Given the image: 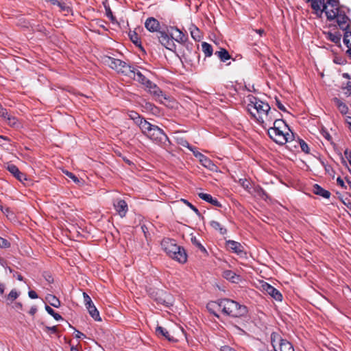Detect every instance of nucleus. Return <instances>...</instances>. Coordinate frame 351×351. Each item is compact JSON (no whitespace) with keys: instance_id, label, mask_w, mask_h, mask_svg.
I'll use <instances>...</instances> for the list:
<instances>
[{"instance_id":"obj_11","label":"nucleus","mask_w":351,"mask_h":351,"mask_svg":"<svg viewBox=\"0 0 351 351\" xmlns=\"http://www.w3.org/2000/svg\"><path fill=\"white\" fill-rule=\"evenodd\" d=\"M130 77L145 85L146 87L151 84V81L147 79L138 69L131 66V72L127 75Z\"/></svg>"},{"instance_id":"obj_55","label":"nucleus","mask_w":351,"mask_h":351,"mask_svg":"<svg viewBox=\"0 0 351 351\" xmlns=\"http://www.w3.org/2000/svg\"><path fill=\"white\" fill-rule=\"evenodd\" d=\"M344 157L349 161L351 160V152L346 149L344 151Z\"/></svg>"},{"instance_id":"obj_12","label":"nucleus","mask_w":351,"mask_h":351,"mask_svg":"<svg viewBox=\"0 0 351 351\" xmlns=\"http://www.w3.org/2000/svg\"><path fill=\"white\" fill-rule=\"evenodd\" d=\"M263 291L267 292L276 301H282V295L280 292L267 282H263L261 285Z\"/></svg>"},{"instance_id":"obj_22","label":"nucleus","mask_w":351,"mask_h":351,"mask_svg":"<svg viewBox=\"0 0 351 351\" xmlns=\"http://www.w3.org/2000/svg\"><path fill=\"white\" fill-rule=\"evenodd\" d=\"M313 191L315 194L322 196L324 198H329L330 196V193L328 191L325 190L317 184L313 186Z\"/></svg>"},{"instance_id":"obj_62","label":"nucleus","mask_w":351,"mask_h":351,"mask_svg":"<svg viewBox=\"0 0 351 351\" xmlns=\"http://www.w3.org/2000/svg\"><path fill=\"white\" fill-rule=\"evenodd\" d=\"M337 182L338 184L340 185L341 186H342V187L345 186L344 182L340 177H339L337 178Z\"/></svg>"},{"instance_id":"obj_20","label":"nucleus","mask_w":351,"mask_h":351,"mask_svg":"<svg viewBox=\"0 0 351 351\" xmlns=\"http://www.w3.org/2000/svg\"><path fill=\"white\" fill-rule=\"evenodd\" d=\"M175 256L171 258L178 261L179 263H184L186 261L187 256L186 252L183 247L179 246V250H176Z\"/></svg>"},{"instance_id":"obj_37","label":"nucleus","mask_w":351,"mask_h":351,"mask_svg":"<svg viewBox=\"0 0 351 351\" xmlns=\"http://www.w3.org/2000/svg\"><path fill=\"white\" fill-rule=\"evenodd\" d=\"M5 119L10 126L18 128L20 125L18 119L15 117L8 114Z\"/></svg>"},{"instance_id":"obj_19","label":"nucleus","mask_w":351,"mask_h":351,"mask_svg":"<svg viewBox=\"0 0 351 351\" xmlns=\"http://www.w3.org/2000/svg\"><path fill=\"white\" fill-rule=\"evenodd\" d=\"M198 196L202 199L211 204L213 206L221 207V203L215 198H213L210 194L204 193H199L198 194Z\"/></svg>"},{"instance_id":"obj_32","label":"nucleus","mask_w":351,"mask_h":351,"mask_svg":"<svg viewBox=\"0 0 351 351\" xmlns=\"http://www.w3.org/2000/svg\"><path fill=\"white\" fill-rule=\"evenodd\" d=\"M202 50L204 53V54L206 57L211 56L213 54V47L211 46V45H210L206 42L202 43Z\"/></svg>"},{"instance_id":"obj_6","label":"nucleus","mask_w":351,"mask_h":351,"mask_svg":"<svg viewBox=\"0 0 351 351\" xmlns=\"http://www.w3.org/2000/svg\"><path fill=\"white\" fill-rule=\"evenodd\" d=\"M107 63L110 67L125 75H128L131 72V65L128 64L126 62L119 59L108 57Z\"/></svg>"},{"instance_id":"obj_18","label":"nucleus","mask_w":351,"mask_h":351,"mask_svg":"<svg viewBox=\"0 0 351 351\" xmlns=\"http://www.w3.org/2000/svg\"><path fill=\"white\" fill-rule=\"evenodd\" d=\"M145 27L146 29L152 32L159 33L160 31V23L159 21L154 17H149L147 19L145 22Z\"/></svg>"},{"instance_id":"obj_51","label":"nucleus","mask_w":351,"mask_h":351,"mask_svg":"<svg viewBox=\"0 0 351 351\" xmlns=\"http://www.w3.org/2000/svg\"><path fill=\"white\" fill-rule=\"evenodd\" d=\"M105 10H106V16L110 19L111 20V21H115V18L114 16H113L112 14V12L111 11L110 8L109 6H105Z\"/></svg>"},{"instance_id":"obj_41","label":"nucleus","mask_w":351,"mask_h":351,"mask_svg":"<svg viewBox=\"0 0 351 351\" xmlns=\"http://www.w3.org/2000/svg\"><path fill=\"white\" fill-rule=\"evenodd\" d=\"M192 243L195 245L202 252L207 254L206 248L202 245V243L196 239V237L191 238Z\"/></svg>"},{"instance_id":"obj_52","label":"nucleus","mask_w":351,"mask_h":351,"mask_svg":"<svg viewBox=\"0 0 351 351\" xmlns=\"http://www.w3.org/2000/svg\"><path fill=\"white\" fill-rule=\"evenodd\" d=\"M8 116V111L0 104V117L5 119Z\"/></svg>"},{"instance_id":"obj_2","label":"nucleus","mask_w":351,"mask_h":351,"mask_svg":"<svg viewBox=\"0 0 351 351\" xmlns=\"http://www.w3.org/2000/svg\"><path fill=\"white\" fill-rule=\"evenodd\" d=\"M247 109L251 115L255 117L258 122L263 123V115L268 117L271 108L267 103H265L256 97H252L250 98V103L247 104Z\"/></svg>"},{"instance_id":"obj_8","label":"nucleus","mask_w":351,"mask_h":351,"mask_svg":"<svg viewBox=\"0 0 351 351\" xmlns=\"http://www.w3.org/2000/svg\"><path fill=\"white\" fill-rule=\"evenodd\" d=\"M161 246L163 250L171 258L175 256L176 250H179V245L176 243L174 240L169 239H163L161 242Z\"/></svg>"},{"instance_id":"obj_21","label":"nucleus","mask_w":351,"mask_h":351,"mask_svg":"<svg viewBox=\"0 0 351 351\" xmlns=\"http://www.w3.org/2000/svg\"><path fill=\"white\" fill-rule=\"evenodd\" d=\"M286 339H283L280 334L277 332H273L271 335V343L274 348V350L278 348V347L280 345V343L285 341Z\"/></svg>"},{"instance_id":"obj_9","label":"nucleus","mask_w":351,"mask_h":351,"mask_svg":"<svg viewBox=\"0 0 351 351\" xmlns=\"http://www.w3.org/2000/svg\"><path fill=\"white\" fill-rule=\"evenodd\" d=\"M155 300L158 304H162L166 307H169L173 305V296L167 292L160 290L156 292V297Z\"/></svg>"},{"instance_id":"obj_36","label":"nucleus","mask_w":351,"mask_h":351,"mask_svg":"<svg viewBox=\"0 0 351 351\" xmlns=\"http://www.w3.org/2000/svg\"><path fill=\"white\" fill-rule=\"evenodd\" d=\"M190 32L191 37L195 40H199L201 39L200 32L197 27L192 25V27H190Z\"/></svg>"},{"instance_id":"obj_30","label":"nucleus","mask_w":351,"mask_h":351,"mask_svg":"<svg viewBox=\"0 0 351 351\" xmlns=\"http://www.w3.org/2000/svg\"><path fill=\"white\" fill-rule=\"evenodd\" d=\"M343 43L348 47L347 52L351 56V32L346 31L343 37Z\"/></svg>"},{"instance_id":"obj_14","label":"nucleus","mask_w":351,"mask_h":351,"mask_svg":"<svg viewBox=\"0 0 351 351\" xmlns=\"http://www.w3.org/2000/svg\"><path fill=\"white\" fill-rule=\"evenodd\" d=\"M311 7L317 16H321L323 12L326 14V12L329 11L328 5H326L325 0H313Z\"/></svg>"},{"instance_id":"obj_31","label":"nucleus","mask_w":351,"mask_h":351,"mask_svg":"<svg viewBox=\"0 0 351 351\" xmlns=\"http://www.w3.org/2000/svg\"><path fill=\"white\" fill-rule=\"evenodd\" d=\"M210 226L213 229L218 230L219 233L222 235L225 234L227 232V230L223 226H221V225L217 221H210Z\"/></svg>"},{"instance_id":"obj_64","label":"nucleus","mask_w":351,"mask_h":351,"mask_svg":"<svg viewBox=\"0 0 351 351\" xmlns=\"http://www.w3.org/2000/svg\"><path fill=\"white\" fill-rule=\"evenodd\" d=\"M323 136H324L325 138H326L328 141H330L331 140V136L329 134V133L328 132H324L323 133Z\"/></svg>"},{"instance_id":"obj_45","label":"nucleus","mask_w":351,"mask_h":351,"mask_svg":"<svg viewBox=\"0 0 351 351\" xmlns=\"http://www.w3.org/2000/svg\"><path fill=\"white\" fill-rule=\"evenodd\" d=\"M181 201L183 202L186 205H187L189 206V208H190L192 210H193L196 213V215H197L198 216H200V213H199V210L195 206H194L192 204H191L188 200L184 199H181Z\"/></svg>"},{"instance_id":"obj_63","label":"nucleus","mask_w":351,"mask_h":351,"mask_svg":"<svg viewBox=\"0 0 351 351\" xmlns=\"http://www.w3.org/2000/svg\"><path fill=\"white\" fill-rule=\"evenodd\" d=\"M5 286L3 283L0 282V294L2 295L4 293Z\"/></svg>"},{"instance_id":"obj_7","label":"nucleus","mask_w":351,"mask_h":351,"mask_svg":"<svg viewBox=\"0 0 351 351\" xmlns=\"http://www.w3.org/2000/svg\"><path fill=\"white\" fill-rule=\"evenodd\" d=\"M147 137L157 144H165L169 141L167 134L161 128L156 125H154Z\"/></svg>"},{"instance_id":"obj_16","label":"nucleus","mask_w":351,"mask_h":351,"mask_svg":"<svg viewBox=\"0 0 351 351\" xmlns=\"http://www.w3.org/2000/svg\"><path fill=\"white\" fill-rule=\"evenodd\" d=\"M114 206L116 211L121 217L125 216L128 210V206L126 202L123 199H118L114 202Z\"/></svg>"},{"instance_id":"obj_49","label":"nucleus","mask_w":351,"mask_h":351,"mask_svg":"<svg viewBox=\"0 0 351 351\" xmlns=\"http://www.w3.org/2000/svg\"><path fill=\"white\" fill-rule=\"evenodd\" d=\"M64 173L70 179H71L75 183H79L80 180L73 173L68 171H64Z\"/></svg>"},{"instance_id":"obj_23","label":"nucleus","mask_w":351,"mask_h":351,"mask_svg":"<svg viewBox=\"0 0 351 351\" xmlns=\"http://www.w3.org/2000/svg\"><path fill=\"white\" fill-rule=\"evenodd\" d=\"M200 163L204 167L210 171H215L217 169V166L213 162V161L210 158H208L206 156H204V157L202 159H201Z\"/></svg>"},{"instance_id":"obj_33","label":"nucleus","mask_w":351,"mask_h":351,"mask_svg":"<svg viewBox=\"0 0 351 351\" xmlns=\"http://www.w3.org/2000/svg\"><path fill=\"white\" fill-rule=\"evenodd\" d=\"M341 35L339 32L331 33L329 32L327 36V38L335 44L340 43Z\"/></svg>"},{"instance_id":"obj_29","label":"nucleus","mask_w":351,"mask_h":351,"mask_svg":"<svg viewBox=\"0 0 351 351\" xmlns=\"http://www.w3.org/2000/svg\"><path fill=\"white\" fill-rule=\"evenodd\" d=\"M269 128L282 129L290 131L287 123L282 119H276L273 123V126L269 127Z\"/></svg>"},{"instance_id":"obj_58","label":"nucleus","mask_w":351,"mask_h":351,"mask_svg":"<svg viewBox=\"0 0 351 351\" xmlns=\"http://www.w3.org/2000/svg\"><path fill=\"white\" fill-rule=\"evenodd\" d=\"M76 332L75 333V337L77 339H80L82 337H85V335L81 332L80 330H75Z\"/></svg>"},{"instance_id":"obj_17","label":"nucleus","mask_w":351,"mask_h":351,"mask_svg":"<svg viewBox=\"0 0 351 351\" xmlns=\"http://www.w3.org/2000/svg\"><path fill=\"white\" fill-rule=\"evenodd\" d=\"M7 170L20 182H23L25 180H27L26 175L20 171L16 165L13 164H9L7 166Z\"/></svg>"},{"instance_id":"obj_60","label":"nucleus","mask_w":351,"mask_h":351,"mask_svg":"<svg viewBox=\"0 0 351 351\" xmlns=\"http://www.w3.org/2000/svg\"><path fill=\"white\" fill-rule=\"evenodd\" d=\"M346 123H347L349 130L351 131V117H346Z\"/></svg>"},{"instance_id":"obj_4","label":"nucleus","mask_w":351,"mask_h":351,"mask_svg":"<svg viewBox=\"0 0 351 351\" xmlns=\"http://www.w3.org/2000/svg\"><path fill=\"white\" fill-rule=\"evenodd\" d=\"M326 17L328 21H332L336 19V21L341 29L346 30L349 27L348 21H350L348 17L346 15L344 12L342 10L336 11H327Z\"/></svg>"},{"instance_id":"obj_10","label":"nucleus","mask_w":351,"mask_h":351,"mask_svg":"<svg viewBox=\"0 0 351 351\" xmlns=\"http://www.w3.org/2000/svg\"><path fill=\"white\" fill-rule=\"evenodd\" d=\"M159 42L166 49L171 51H175L176 49V45L171 36H169L165 32H159L158 35Z\"/></svg>"},{"instance_id":"obj_25","label":"nucleus","mask_w":351,"mask_h":351,"mask_svg":"<svg viewBox=\"0 0 351 351\" xmlns=\"http://www.w3.org/2000/svg\"><path fill=\"white\" fill-rule=\"evenodd\" d=\"M223 276L224 278L230 280L232 282H236L239 279V276L232 270H225L223 272Z\"/></svg>"},{"instance_id":"obj_50","label":"nucleus","mask_w":351,"mask_h":351,"mask_svg":"<svg viewBox=\"0 0 351 351\" xmlns=\"http://www.w3.org/2000/svg\"><path fill=\"white\" fill-rule=\"evenodd\" d=\"M10 247V243L8 240L0 237V248H8Z\"/></svg>"},{"instance_id":"obj_34","label":"nucleus","mask_w":351,"mask_h":351,"mask_svg":"<svg viewBox=\"0 0 351 351\" xmlns=\"http://www.w3.org/2000/svg\"><path fill=\"white\" fill-rule=\"evenodd\" d=\"M90 316L96 321L100 320L99 313L95 305L87 308Z\"/></svg>"},{"instance_id":"obj_28","label":"nucleus","mask_w":351,"mask_h":351,"mask_svg":"<svg viewBox=\"0 0 351 351\" xmlns=\"http://www.w3.org/2000/svg\"><path fill=\"white\" fill-rule=\"evenodd\" d=\"M51 2L53 5H58L62 11L66 12V14H69L71 11L70 7L64 2H61L58 0H51Z\"/></svg>"},{"instance_id":"obj_57","label":"nucleus","mask_w":351,"mask_h":351,"mask_svg":"<svg viewBox=\"0 0 351 351\" xmlns=\"http://www.w3.org/2000/svg\"><path fill=\"white\" fill-rule=\"evenodd\" d=\"M276 105L280 110L286 111L285 107L284 106L283 104H281V102L278 99H276Z\"/></svg>"},{"instance_id":"obj_15","label":"nucleus","mask_w":351,"mask_h":351,"mask_svg":"<svg viewBox=\"0 0 351 351\" xmlns=\"http://www.w3.org/2000/svg\"><path fill=\"white\" fill-rule=\"evenodd\" d=\"M169 32L172 37L173 41L176 40L180 43H184L186 40L185 35L182 31L176 27H170Z\"/></svg>"},{"instance_id":"obj_38","label":"nucleus","mask_w":351,"mask_h":351,"mask_svg":"<svg viewBox=\"0 0 351 351\" xmlns=\"http://www.w3.org/2000/svg\"><path fill=\"white\" fill-rule=\"evenodd\" d=\"M326 5H328L329 12L331 10H333V11L340 10V9L338 6L337 0H327V1L326 3Z\"/></svg>"},{"instance_id":"obj_46","label":"nucleus","mask_w":351,"mask_h":351,"mask_svg":"<svg viewBox=\"0 0 351 351\" xmlns=\"http://www.w3.org/2000/svg\"><path fill=\"white\" fill-rule=\"evenodd\" d=\"M19 296L18 292L15 289H12L7 297L8 300H10L11 302L16 300Z\"/></svg>"},{"instance_id":"obj_54","label":"nucleus","mask_w":351,"mask_h":351,"mask_svg":"<svg viewBox=\"0 0 351 351\" xmlns=\"http://www.w3.org/2000/svg\"><path fill=\"white\" fill-rule=\"evenodd\" d=\"M130 39L132 41V43H134L136 45H138L137 34L135 32H134V33L130 34Z\"/></svg>"},{"instance_id":"obj_5","label":"nucleus","mask_w":351,"mask_h":351,"mask_svg":"<svg viewBox=\"0 0 351 351\" xmlns=\"http://www.w3.org/2000/svg\"><path fill=\"white\" fill-rule=\"evenodd\" d=\"M158 337H165L169 341L178 342L184 338L187 339L185 330H155Z\"/></svg>"},{"instance_id":"obj_24","label":"nucleus","mask_w":351,"mask_h":351,"mask_svg":"<svg viewBox=\"0 0 351 351\" xmlns=\"http://www.w3.org/2000/svg\"><path fill=\"white\" fill-rule=\"evenodd\" d=\"M334 103L337 106L339 112L342 114H346L348 112V107L347 105L343 103L342 101H341L339 99L335 97L333 99Z\"/></svg>"},{"instance_id":"obj_42","label":"nucleus","mask_w":351,"mask_h":351,"mask_svg":"<svg viewBox=\"0 0 351 351\" xmlns=\"http://www.w3.org/2000/svg\"><path fill=\"white\" fill-rule=\"evenodd\" d=\"M45 309L49 314H50L55 318V319H56V320L63 319L62 318L61 315H59L58 313H56L54 311V310L53 308H51L49 306L46 305Z\"/></svg>"},{"instance_id":"obj_48","label":"nucleus","mask_w":351,"mask_h":351,"mask_svg":"<svg viewBox=\"0 0 351 351\" xmlns=\"http://www.w3.org/2000/svg\"><path fill=\"white\" fill-rule=\"evenodd\" d=\"M178 143L184 147H187L190 151H193V146L186 140L180 138L178 140Z\"/></svg>"},{"instance_id":"obj_43","label":"nucleus","mask_w":351,"mask_h":351,"mask_svg":"<svg viewBox=\"0 0 351 351\" xmlns=\"http://www.w3.org/2000/svg\"><path fill=\"white\" fill-rule=\"evenodd\" d=\"M299 144L302 152L306 154H308L310 152L308 145L304 140L299 139Z\"/></svg>"},{"instance_id":"obj_1","label":"nucleus","mask_w":351,"mask_h":351,"mask_svg":"<svg viewBox=\"0 0 351 351\" xmlns=\"http://www.w3.org/2000/svg\"><path fill=\"white\" fill-rule=\"evenodd\" d=\"M206 308L210 313L216 317H219V312H222L223 314L233 317H242L247 313V308L245 306L228 298L211 301L207 304Z\"/></svg>"},{"instance_id":"obj_61","label":"nucleus","mask_w":351,"mask_h":351,"mask_svg":"<svg viewBox=\"0 0 351 351\" xmlns=\"http://www.w3.org/2000/svg\"><path fill=\"white\" fill-rule=\"evenodd\" d=\"M14 308L16 309V310H21L22 308V304L20 302H16L14 304Z\"/></svg>"},{"instance_id":"obj_47","label":"nucleus","mask_w":351,"mask_h":351,"mask_svg":"<svg viewBox=\"0 0 351 351\" xmlns=\"http://www.w3.org/2000/svg\"><path fill=\"white\" fill-rule=\"evenodd\" d=\"M147 121L145 120L141 115L136 118V119L134 120V122L136 125H137L140 128Z\"/></svg>"},{"instance_id":"obj_26","label":"nucleus","mask_w":351,"mask_h":351,"mask_svg":"<svg viewBox=\"0 0 351 351\" xmlns=\"http://www.w3.org/2000/svg\"><path fill=\"white\" fill-rule=\"evenodd\" d=\"M215 55L217 56L220 59V60L223 62L230 59V56L228 51L225 49H221L220 51H216Z\"/></svg>"},{"instance_id":"obj_59","label":"nucleus","mask_w":351,"mask_h":351,"mask_svg":"<svg viewBox=\"0 0 351 351\" xmlns=\"http://www.w3.org/2000/svg\"><path fill=\"white\" fill-rule=\"evenodd\" d=\"M220 351H236V350L234 349L230 348V346H222L220 348Z\"/></svg>"},{"instance_id":"obj_27","label":"nucleus","mask_w":351,"mask_h":351,"mask_svg":"<svg viewBox=\"0 0 351 351\" xmlns=\"http://www.w3.org/2000/svg\"><path fill=\"white\" fill-rule=\"evenodd\" d=\"M149 89V92L154 96L158 97V98L162 96V90L154 83L151 82L150 85L147 86Z\"/></svg>"},{"instance_id":"obj_3","label":"nucleus","mask_w":351,"mask_h":351,"mask_svg":"<svg viewBox=\"0 0 351 351\" xmlns=\"http://www.w3.org/2000/svg\"><path fill=\"white\" fill-rule=\"evenodd\" d=\"M287 130L268 128L269 136L277 144L283 145L287 142L291 141L293 138V133L289 134Z\"/></svg>"},{"instance_id":"obj_40","label":"nucleus","mask_w":351,"mask_h":351,"mask_svg":"<svg viewBox=\"0 0 351 351\" xmlns=\"http://www.w3.org/2000/svg\"><path fill=\"white\" fill-rule=\"evenodd\" d=\"M256 192L257 195H258L261 199L267 201L269 199V197L267 192L261 187H257L256 189Z\"/></svg>"},{"instance_id":"obj_39","label":"nucleus","mask_w":351,"mask_h":351,"mask_svg":"<svg viewBox=\"0 0 351 351\" xmlns=\"http://www.w3.org/2000/svg\"><path fill=\"white\" fill-rule=\"evenodd\" d=\"M153 126V124L147 121L145 123H144V125H143V126L140 129L141 130L143 134H145L147 137L150 134Z\"/></svg>"},{"instance_id":"obj_13","label":"nucleus","mask_w":351,"mask_h":351,"mask_svg":"<svg viewBox=\"0 0 351 351\" xmlns=\"http://www.w3.org/2000/svg\"><path fill=\"white\" fill-rule=\"evenodd\" d=\"M226 245L228 250H231L232 252L237 254V255L240 256H243L245 255L244 248L240 243L233 240H228L226 241Z\"/></svg>"},{"instance_id":"obj_53","label":"nucleus","mask_w":351,"mask_h":351,"mask_svg":"<svg viewBox=\"0 0 351 351\" xmlns=\"http://www.w3.org/2000/svg\"><path fill=\"white\" fill-rule=\"evenodd\" d=\"M139 116H140V114L135 111H130L128 112V117H130V119H132L133 121L134 119H136V118Z\"/></svg>"},{"instance_id":"obj_44","label":"nucleus","mask_w":351,"mask_h":351,"mask_svg":"<svg viewBox=\"0 0 351 351\" xmlns=\"http://www.w3.org/2000/svg\"><path fill=\"white\" fill-rule=\"evenodd\" d=\"M84 302L86 308L94 305L90 296L85 292L83 293Z\"/></svg>"},{"instance_id":"obj_35","label":"nucleus","mask_w":351,"mask_h":351,"mask_svg":"<svg viewBox=\"0 0 351 351\" xmlns=\"http://www.w3.org/2000/svg\"><path fill=\"white\" fill-rule=\"evenodd\" d=\"M47 300L52 306L55 308H58L60 305V300L55 295H48L47 296Z\"/></svg>"},{"instance_id":"obj_56","label":"nucleus","mask_w":351,"mask_h":351,"mask_svg":"<svg viewBox=\"0 0 351 351\" xmlns=\"http://www.w3.org/2000/svg\"><path fill=\"white\" fill-rule=\"evenodd\" d=\"M28 295L32 299L38 298V294L34 291H29L28 292Z\"/></svg>"}]
</instances>
